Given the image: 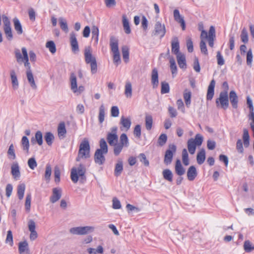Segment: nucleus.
<instances>
[{
  "label": "nucleus",
  "instance_id": "nucleus-9",
  "mask_svg": "<svg viewBox=\"0 0 254 254\" xmlns=\"http://www.w3.org/2000/svg\"><path fill=\"white\" fill-rule=\"evenodd\" d=\"M117 130V127H114L111 128V132L107 133V140L110 146L115 145L118 142Z\"/></svg>",
  "mask_w": 254,
  "mask_h": 254
},
{
  "label": "nucleus",
  "instance_id": "nucleus-34",
  "mask_svg": "<svg viewBox=\"0 0 254 254\" xmlns=\"http://www.w3.org/2000/svg\"><path fill=\"white\" fill-rule=\"evenodd\" d=\"M123 58L126 63L129 62V48L127 46H124L122 47Z\"/></svg>",
  "mask_w": 254,
  "mask_h": 254
},
{
  "label": "nucleus",
  "instance_id": "nucleus-48",
  "mask_svg": "<svg viewBox=\"0 0 254 254\" xmlns=\"http://www.w3.org/2000/svg\"><path fill=\"white\" fill-rule=\"evenodd\" d=\"M244 249L247 253H250L254 250V246L252 245L251 242L247 240L244 242Z\"/></svg>",
  "mask_w": 254,
  "mask_h": 254
},
{
  "label": "nucleus",
  "instance_id": "nucleus-39",
  "mask_svg": "<svg viewBox=\"0 0 254 254\" xmlns=\"http://www.w3.org/2000/svg\"><path fill=\"white\" fill-rule=\"evenodd\" d=\"M125 94L127 98L132 96V85L129 81H127L125 85Z\"/></svg>",
  "mask_w": 254,
  "mask_h": 254
},
{
  "label": "nucleus",
  "instance_id": "nucleus-44",
  "mask_svg": "<svg viewBox=\"0 0 254 254\" xmlns=\"http://www.w3.org/2000/svg\"><path fill=\"white\" fill-rule=\"evenodd\" d=\"M191 95V93L190 90L188 89H186L185 90L183 96L185 101L186 105L187 107H189L190 104Z\"/></svg>",
  "mask_w": 254,
  "mask_h": 254
},
{
  "label": "nucleus",
  "instance_id": "nucleus-32",
  "mask_svg": "<svg viewBox=\"0 0 254 254\" xmlns=\"http://www.w3.org/2000/svg\"><path fill=\"white\" fill-rule=\"evenodd\" d=\"M205 160V151L204 149H201L198 153L196 156V161L199 165L203 164Z\"/></svg>",
  "mask_w": 254,
  "mask_h": 254
},
{
  "label": "nucleus",
  "instance_id": "nucleus-8",
  "mask_svg": "<svg viewBox=\"0 0 254 254\" xmlns=\"http://www.w3.org/2000/svg\"><path fill=\"white\" fill-rule=\"evenodd\" d=\"M21 51L23 56L18 49L15 50L14 51L16 61L19 64L29 61L28 55L26 48H22Z\"/></svg>",
  "mask_w": 254,
  "mask_h": 254
},
{
  "label": "nucleus",
  "instance_id": "nucleus-64",
  "mask_svg": "<svg viewBox=\"0 0 254 254\" xmlns=\"http://www.w3.org/2000/svg\"><path fill=\"white\" fill-rule=\"evenodd\" d=\"M134 135L139 138L141 136V126L139 125L135 126L133 130Z\"/></svg>",
  "mask_w": 254,
  "mask_h": 254
},
{
  "label": "nucleus",
  "instance_id": "nucleus-57",
  "mask_svg": "<svg viewBox=\"0 0 254 254\" xmlns=\"http://www.w3.org/2000/svg\"><path fill=\"white\" fill-rule=\"evenodd\" d=\"M170 69L171 70L172 74H176L177 73V67L175 60L173 58H171L170 60Z\"/></svg>",
  "mask_w": 254,
  "mask_h": 254
},
{
  "label": "nucleus",
  "instance_id": "nucleus-7",
  "mask_svg": "<svg viewBox=\"0 0 254 254\" xmlns=\"http://www.w3.org/2000/svg\"><path fill=\"white\" fill-rule=\"evenodd\" d=\"M177 150L176 146L174 144L169 145V148L166 150L164 156V162L168 165L171 163L174 154L176 153Z\"/></svg>",
  "mask_w": 254,
  "mask_h": 254
},
{
  "label": "nucleus",
  "instance_id": "nucleus-5",
  "mask_svg": "<svg viewBox=\"0 0 254 254\" xmlns=\"http://www.w3.org/2000/svg\"><path fill=\"white\" fill-rule=\"evenodd\" d=\"M217 107L221 108L224 110L227 109L229 107V98L227 90L221 92L219 98L216 99Z\"/></svg>",
  "mask_w": 254,
  "mask_h": 254
},
{
  "label": "nucleus",
  "instance_id": "nucleus-30",
  "mask_svg": "<svg viewBox=\"0 0 254 254\" xmlns=\"http://www.w3.org/2000/svg\"><path fill=\"white\" fill-rule=\"evenodd\" d=\"M123 170V163L121 160H118L115 165L114 175L116 177L119 176Z\"/></svg>",
  "mask_w": 254,
  "mask_h": 254
},
{
  "label": "nucleus",
  "instance_id": "nucleus-20",
  "mask_svg": "<svg viewBox=\"0 0 254 254\" xmlns=\"http://www.w3.org/2000/svg\"><path fill=\"white\" fill-rule=\"evenodd\" d=\"M197 175L196 168L194 166H190L187 171V178L190 181H193Z\"/></svg>",
  "mask_w": 254,
  "mask_h": 254
},
{
  "label": "nucleus",
  "instance_id": "nucleus-19",
  "mask_svg": "<svg viewBox=\"0 0 254 254\" xmlns=\"http://www.w3.org/2000/svg\"><path fill=\"white\" fill-rule=\"evenodd\" d=\"M151 83L154 88H156L159 85L158 73L156 68L152 69L151 77Z\"/></svg>",
  "mask_w": 254,
  "mask_h": 254
},
{
  "label": "nucleus",
  "instance_id": "nucleus-45",
  "mask_svg": "<svg viewBox=\"0 0 254 254\" xmlns=\"http://www.w3.org/2000/svg\"><path fill=\"white\" fill-rule=\"evenodd\" d=\"M145 127L147 130H150L152 127L153 119L151 115H148L145 116Z\"/></svg>",
  "mask_w": 254,
  "mask_h": 254
},
{
  "label": "nucleus",
  "instance_id": "nucleus-13",
  "mask_svg": "<svg viewBox=\"0 0 254 254\" xmlns=\"http://www.w3.org/2000/svg\"><path fill=\"white\" fill-rule=\"evenodd\" d=\"M62 189L60 188H55L53 189L52 194L50 198V201L54 203L58 201L62 196Z\"/></svg>",
  "mask_w": 254,
  "mask_h": 254
},
{
  "label": "nucleus",
  "instance_id": "nucleus-11",
  "mask_svg": "<svg viewBox=\"0 0 254 254\" xmlns=\"http://www.w3.org/2000/svg\"><path fill=\"white\" fill-rule=\"evenodd\" d=\"M173 15L174 20L180 24L182 30H185L186 29V23L184 17L180 15L179 10L177 9H175L173 11Z\"/></svg>",
  "mask_w": 254,
  "mask_h": 254
},
{
  "label": "nucleus",
  "instance_id": "nucleus-3",
  "mask_svg": "<svg viewBox=\"0 0 254 254\" xmlns=\"http://www.w3.org/2000/svg\"><path fill=\"white\" fill-rule=\"evenodd\" d=\"M85 61L86 64H90L91 66V72L92 74L97 72V65L96 58L92 54L90 47H86L84 50Z\"/></svg>",
  "mask_w": 254,
  "mask_h": 254
},
{
  "label": "nucleus",
  "instance_id": "nucleus-37",
  "mask_svg": "<svg viewBox=\"0 0 254 254\" xmlns=\"http://www.w3.org/2000/svg\"><path fill=\"white\" fill-rule=\"evenodd\" d=\"M123 23L125 33L127 34H130L131 32V30L130 28L129 22L127 18V17L125 15L123 16Z\"/></svg>",
  "mask_w": 254,
  "mask_h": 254
},
{
  "label": "nucleus",
  "instance_id": "nucleus-6",
  "mask_svg": "<svg viewBox=\"0 0 254 254\" xmlns=\"http://www.w3.org/2000/svg\"><path fill=\"white\" fill-rule=\"evenodd\" d=\"M94 230V227L87 226L71 228L69 230V232L73 235H83L92 232Z\"/></svg>",
  "mask_w": 254,
  "mask_h": 254
},
{
  "label": "nucleus",
  "instance_id": "nucleus-2",
  "mask_svg": "<svg viewBox=\"0 0 254 254\" xmlns=\"http://www.w3.org/2000/svg\"><path fill=\"white\" fill-rule=\"evenodd\" d=\"M90 147L89 142L87 138H84L79 145V148L76 161L79 162L81 159L89 158Z\"/></svg>",
  "mask_w": 254,
  "mask_h": 254
},
{
  "label": "nucleus",
  "instance_id": "nucleus-38",
  "mask_svg": "<svg viewBox=\"0 0 254 254\" xmlns=\"http://www.w3.org/2000/svg\"><path fill=\"white\" fill-rule=\"evenodd\" d=\"M100 148L97 150H99L100 151L103 152V153H107L108 152V148L107 143L104 138H101L99 141Z\"/></svg>",
  "mask_w": 254,
  "mask_h": 254
},
{
  "label": "nucleus",
  "instance_id": "nucleus-17",
  "mask_svg": "<svg viewBox=\"0 0 254 254\" xmlns=\"http://www.w3.org/2000/svg\"><path fill=\"white\" fill-rule=\"evenodd\" d=\"M228 98L230 100L232 107L234 109H237L238 108L239 100L236 92L234 90L231 91L229 93Z\"/></svg>",
  "mask_w": 254,
  "mask_h": 254
},
{
  "label": "nucleus",
  "instance_id": "nucleus-55",
  "mask_svg": "<svg viewBox=\"0 0 254 254\" xmlns=\"http://www.w3.org/2000/svg\"><path fill=\"white\" fill-rule=\"evenodd\" d=\"M253 59L252 50L250 49L247 53L246 62L248 66H251Z\"/></svg>",
  "mask_w": 254,
  "mask_h": 254
},
{
  "label": "nucleus",
  "instance_id": "nucleus-27",
  "mask_svg": "<svg viewBox=\"0 0 254 254\" xmlns=\"http://www.w3.org/2000/svg\"><path fill=\"white\" fill-rule=\"evenodd\" d=\"M31 141L33 143L36 142L39 145H41L43 144V135L41 131H37L35 135V138L32 137Z\"/></svg>",
  "mask_w": 254,
  "mask_h": 254
},
{
  "label": "nucleus",
  "instance_id": "nucleus-22",
  "mask_svg": "<svg viewBox=\"0 0 254 254\" xmlns=\"http://www.w3.org/2000/svg\"><path fill=\"white\" fill-rule=\"evenodd\" d=\"M110 46L113 53L119 52L118 40L114 37L110 38Z\"/></svg>",
  "mask_w": 254,
  "mask_h": 254
},
{
  "label": "nucleus",
  "instance_id": "nucleus-25",
  "mask_svg": "<svg viewBox=\"0 0 254 254\" xmlns=\"http://www.w3.org/2000/svg\"><path fill=\"white\" fill-rule=\"evenodd\" d=\"M10 78L11 80V83L12 85V87L14 89H16L18 87V81L17 80V76L16 75V73L14 70H11L10 71Z\"/></svg>",
  "mask_w": 254,
  "mask_h": 254
},
{
  "label": "nucleus",
  "instance_id": "nucleus-47",
  "mask_svg": "<svg viewBox=\"0 0 254 254\" xmlns=\"http://www.w3.org/2000/svg\"><path fill=\"white\" fill-rule=\"evenodd\" d=\"M241 37V40L242 42L244 43H247L249 41V38H248V33L247 29L244 27L241 32V34L240 35Z\"/></svg>",
  "mask_w": 254,
  "mask_h": 254
},
{
  "label": "nucleus",
  "instance_id": "nucleus-46",
  "mask_svg": "<svg viewBox=\"0 0 254 254\" xmlns=\"http://www.w3.org/2000/svg\"><path fill=\"white\" fill-rule=\"evenodd\" d=\"M105 115V107L103 105H101L99 107L98 120L100 124H102L104 121Z\"/></svg>",
  "mask_w": 254,
  "mask_h": 254
},
{
  "label": "nucleus",
  "instance_id": "nucleus-35",
  "mask_svg": "<svg viewBox=\"0 0 254 254\" xmlns=\"http://www.w3.org/2000/svg\"><path fill=\"white\" fill-rule=\"evenodd\" d=\"M92 39L94 41V43L97 44L98 42L99 36V29L96 26H93L92 27Z\"/></svg>",
  "mask_w": 254,
  "mask_h": 254
},
{
  "label": "nucleus",
  "instance_id": "nucleus-29",
  "mask_svg": "<svg viewBox=\"0 0 254 254\" xmlns=\"http://www.w3.org/2000/svg\"><path fill=\"white\" fill-rule=\"evenodd\" d=\"M58 135L60 138H64L66 132L65 124L64 122L60 123L58 127Z\"/></svg>",
  "mask_w": 254,
  "mask_h": 254
},
{
  "label": "nucleus",
  "instance_id": "nucleus-49",
  "mask_svg": "<svg viewBox=\"0 0 254 254\" xmlns=\"http://www.w3.org/2000/svg\"><path fill=\"white\" fill-rule=\"evenodd\" d=\"M54 139V136L53 133L51 132H47L45 135V139L47 144L51 146L53 143V141Z\"/></svg>",
  "mask_w": 254,
  "mask_h": 254
},
{
  "label": "nucleus",
  "instance_id": "nucleus-21",
  "mask_svg": "<svg viewBox=\"0 0 254 254\" xmlns=\"http://www.w3.org/2000/svg\"><path fill=\"white\" fill-rule=\"evenodd\" d=\"M175 169L176 173L180 176L183 175L185 173V169L179 159H177L176 162Z\"/></svg>",
  "mask_w": 254,
  "mask_h": 254
},
{
  "label": "nucleus",
  "instance_id": "nucleus-33",
  "mask_svg": "<svg viewBox=\"0 0 254 254\" xmlns=\"http://www.w3.org/2000/svg\"><path fill=\"white\" fill-rule=\"evenodd\" d=\"M14 29L16 31L17 34L21 35L23 33L22 25L17 17H15L13 19Z\"/></svg>",
  "mask_w": 254,
  "mask_h": 254
},
{
  "label": "nucleus",
  "instance_id": "nucleus-59",
  "mask_svg": "<svg viewBox=\"0 0 254 254\" xmlns=\"http://www.w3.org/2000/svg\"><path fill=\"white\" fill-rule=\"evenodd\" d=\"M27 163L29 167L32 170H34L37 166V162L34 157L29 158L28 160Z\"/></svg>",
  "mask_w": 254,
  "mask_h": 254
},
{
  "label": "nucleus",
  "instance_id": "nucleus-62",
  "mask_svg": "<svg viewBox=\"0 0 254 254\" xmlns=\"http://www.w3.org/2000/svg\"><path fill=\"white\" fill-rule=\"evenodd\" d=\"M61 171L58 166H56L54 169L55 181L56 183H59L60 181Z\"/></svg>",
  "mask_w": 254,
  "mask_h": 254
},
{
  "label": "nucleus",
  "instance_id": "nucleus-53",
  "mask_svg": "<svg viewBox=\"0 0 254 254\" xmlns=\"http://www.w3.org/2000/svg\"><path fill=\"white\" fill-rule=\"evenodd\" d=\"M167 140V135L164 133L161 134L159 136V137L158 139L157 143H158V145L160 146H163V145H164L166 144Z\"/></svg>",
  "mask_w": 254,
  "mask_h": 254
},
{
  "label": "nucleus",
  "instance_id": "nucleus-56",
  "mask_svg": "<svg viewBox=\"0 0 254 254\" xmlns=\"http://www.w3.org/2000/svg\"><path fill=\"white\" fill-rule=\"evenodd\" d=\"M46 47L49 49L50 52L54 54L56 52V47L55 44L53 41H50L47 42Z\"/></svg>",
  "mask_w": 254,
  "mask_h": 254
},
{
  "label": "nucleus",
  "instance_id": "nucleus-50",
  "mask_svg": "<svg viewBox=\"0 0 254 254\" xmlns=\"http://www.w3.org/2000/svg\"><path fill=\"white\" fill-rule=\"evenodd\" d=\"M182 161L183 164L185 166H188L189 164V155L187 150L184 148L182 150Z\"/></svg>",
  "mask_w": 254,
  "mask_h": 254
},
{
  "label": "nucleus",
  "instance_id": "nucleus-10",
  "mask_svg": "<svg viewBox=\"0 0 254 254\" xmlns=\"http://www.w3.org/2000/svg\"><path fill=\"white\" fill-rule=\"evenodd\" d=\"M166 33V29L164 24H162L157 21L154 26V35H159L160 38L163 37Z\"/></svg>",
  "mask_w": 254,
  "mask_h": 254
},
{
  "label": "nucleus",
  "instance_id": "nucleus-12",
  "mask_svg": "<svg viewBox=\"0 0 254 254\" xmlns=\"http://www.w3.org/2000/svg\"><path fill=\"white\" fill-rule=\"evenodd\" d=\"M106 154V153H103L99 150H96L94 154L95 162L99 165H103L106 160L104 155Z\"/></svg>",
  "mask_w": 254,
  "mask_h": 254
},
{
  "label": "nucleus",
  "instance_id": "nucleus-4",
  "mask_svg": "<svg viewBox=\"0 0 254 254\" xmlns=\"http://www.w3.org/2000/svg\"><path fill=\"white\" fill-rule=\"evenodd\" d=\"M203 136L200 134H197L195 136V138H191L189 139L187 142L188 149L190 154H193L195 153L197 146L201 145L203 142Z\"/></svg>",
  "mask_w": 254,
  "mask_h": 254
},
{
  "label": "nucleus",
  "instance_id": "nucleus-28",
  "mask_svg": "<svg viewBox=\"0 0 254 254\" xmlns=\"http://www.w3.org/2000/svg\"><path fill=\"white\" fill-rule=\"evenodd\" d=\"M120 124L126 130H127L130 128L131 126V120L129 118H125V117L122 116L120 120Z\"/></svg>",
  "mask_w": 254,
  "mask_h": 254
},
{
  "label": "nucleus",
  "instance_id": "nucleus-1",
  "mask_svg": "<svg viewBox=\"0 0 254 254\" xmlns=\"http://www.w3.org/2000/svg\"><path fill=\"white\" fill-rule=\"evenodd\" d=\"M85 173V167L82 164H80L77 168L73 167L71 170L70 173L71 181L74 183H76L79 180V177H80V181L82 183H84L86 180Z\"/></svg>",
  "mask_w": 254,
  "mask_h": 254
},
{
  "label": "nucleus",
  "instance_id": "nucleus-31",
  "mask_svg": "<svg viewBox=\"0 0 254 254\" xmlns=\"http://www.w3.org/2000/svg\"><path fill=\"white\" fill-rule=\"evenodd\" d=\"M26 76L30 86L33 89H36L37 88V85L35 83L32 71H26Z\"/></svg>",
  "mask_w": 254,
  "mask_h": 254
},
{
  "label": "nucleus",
  "instance_id": "nucleus-15",
  "mask_svg": "<svg viewBox=\"0 0 254 254\" xmlns=\"http://www.w3.org/2000/svg\"><path fill=\"white\" fill-rule=\"evenodd\" d=\"M11 173L13 178L17 180L20 177V168L18 163H13L11 166Z\"/></svg>",
  "mask_w": 254,
  "mask_h": 254
},
{
  "label": "nucleus",
  "instance_id": "nucleus-18",
  "mask_svg": "<svg viewBox=\"0 0 254 254\" xmlns=\"http://www.w3.org/2000/svg\"><path fill=\"white\" fill-rule=\"evenodd\" d=\"M171 47L172 52L175 55L177 56L178 54H181V53L179 52L180 45L178 37H174L173 38L171 42Z\"/></svg>",
  "mask_w": 254,
  "mask_h": 254
},
{
  "label": "nucleus",
  "instance_id": "nucleus-54",
  "mask_svg": "<svg viewBox=\"0 0 254 254\" xmlns=\"http://www.w3.org/2000/svg\"><path fill=\"white\" fill-rule=\"evenodd\" d=\"M7 155L10 159L14 160L16 158L14 146L13 144L10 145L7 151Z\"/></svg>",
  "mask_w": 254,
  "mask_h": 254
},
{
  "label": "nucleus",
  "instance_id": "nucleus-14",
  "mask_svg": "<svg viewBox=\"0 0 254 254\" xmlns=\"http://www.w3.org/2000/svg\"><path fill=\"white\" fill-rule=\"evenodd\" d=\"M69 39L72 51L74 53L78 52L79 51V47L75 33L73 32L70 33Z\"/></svg>",
  "mask_w": 254,
  "mask_h": 254
},
{
  "label": "nucleus",
  "instance_id": "nucleus-63",
  "mask_svg": "<svg viewBox=\"0 0 254 254\" xmlns=\"http://www.w3.org/2000/svg\"><path fill=\"white\" fill-rule=\"evenodd\" d=\"M187 47L189 52L192 53L193 52V43L191 38L190 37H187Z\"/></svg>",
  "mask_w": 254,
  "mask_h": 254
},
{
  "label": "nucleus",
  "instance_id": "nucleus-43",
  "mask_svg": "<svg viewBox=\"0 0 254 254\" xmlns=\"http://www.w3.org/2000/svg\"><path fill=\"white\" fill-rule=\"evenodd\" d=\"M163 176L166 180L171 182L173 181V174L169 169H165L162 172Z\"/></svg>",
  "mask_w": 254,
  "mask_h": 254
},
{
  "label": "nucleus",
  "instance_id": "nucleus-23",
  "mask_svg": "<svg viewBox=\"0 0 254 254\" xmlns=\"http://www.w3.org/2000/svg\"><path fill=\"white\" fill-rule=\"evenodd\" d=\"M70 82L71 89L74 93L77 91V85L76 75L74 73H71L70 75Z\"/></svg>",
  "mask_w": 254,
  "mask_h": 254
},
{
  "label": "nucleus",
  "instance_id": "nucleus-24",
  "mask_svg": "<svg viewBox=\"0 0 254 254\" xmlns=\"http://www.w3.org/2000/svg\"><path fill=\"white\" fill-rule=\"evenodd\" d=\"M177 59L179 67L181 68H186L187 64L185 55L182 54H178Z\"/></svg>",
  "mask_w": 254,
  "mask_h": 254
},
{
  "label": "nucleus",
  "instance_id": "nucleus-41",
  "mask_svg": "<svg viewBox=\"0 0 254 254\" xmlns=\"http://www.w3.org/2000/svg\"><path fill=\"white\" fill-rule=\"evenodd\" d=\"M120 144L124 147H127L129 145V142L126 134L122 133L120 137Z\"/></svg>",
  "mask_w": 254,
  "mask_h": 254
},
{
  "label": "nucleus",
  "instance_id": "nucleus-51",
  "mask_svg": "<svg viewBox=\"0 0 254 254\" xmlns=\"http://www.w3.org/2000/svg\"><path fill=\"white\" fill-rule=\"evenodd\" d=\"M52 174V168L49 164H47L46 166V170L44 175L45 180L49 182L50 180V177Z\"/></svg>",
  "mask_w": 254,
  "mask_h": 254
},
{
  "label": "nucleus",
  "instance_id": "nucleus-42",
  "mask_svg": "<svg viewBox=\"0 0 254 254\" xmlns=\"http://www.w3.org/2000/svg\"><path fill=\"white\" fill-rule=\"evenodd\" d=\"M25 190V185L24 184H19L17 187V195L20 200L23 199Z\"/></svg>",
  "mask_w": 254,
  "mask_h": 254
},
{
  "label": "nucleus",
  "instance_id": "nucleus-16",
  "mask_svg": "<svg viewBox=\"0 0 254 254\" xmlns=\"http://www.w3.org/2000/svg\"><path fill=\"white\" fill-rule=\"evenodd\" d=\"M215 86V81L214 79H212L208 87L206 99L207 100H211L213 97L214 94V88Z\"/></svg>",
  "mask_w": 254,
  "mask_h": 254
},
{
  "label": "nucleus",
  "instance_id": "nucleus-61",
  "mask_svg": "<svg viewBox=\"0 0 254 254\" xmlns=\"http://www.w3.org/2000/svg\"><path fill=\"white\" fill-rule=\"evenodd\" d=\"M3 30L7 39L8 40H11L13 38V35L11 27L3 28Z\"/></svg>",
  "mask_w": 254,
  "mask_h": 254
},
{
  "label": "nucleus",
  "instance_id": "nucleus-52",
  "mask_svg": "<svg viewBox=\"0 0 254 254\" xmlns=\"http://www.w3.org/2000/svg\"><path fill=\"white\" fill-rule=\"evenodd\" d=\"M31 195L30 193L27 194L26 197L25 207V210L27 212H29L31 208Z\"/></svg>",
  "mask_w": 254,
  "mask_h": 254
},
{
  "label": "nucleus",
  "instance_id": "nucleus-60",
  "mask_svg": "<svg viewBox=\"0 0 254 254\" xmlns=\"http://www.w3.org/2000/svg\"><path fill=\"white\" fill-rule=\"evenodd\" d=\"M114 148V153L116 156H118L121 152L124 146L120 144L119 143H116L113 145Z\"/></svg>",
  "mask_w": 254,
  "mask_h": 254
},
{
  "label": "nucleus",
  "instance_id": "nucleus-26",
  "mask_svg": "<svg viewBox=\"0 0 254 254\" xmlns=\"http://www.w3.org/2000/svg\"><path fill=\"white\" fill-rule=\"evenodd\" d=\"M18 251L20 254L24 253H28L29 252L28 244L26 241L21 242L18 244Z\"/></svg>",
  "mask_w": 254,
  "mask_h": 254
},
{
  "label": "nucleus",
  "instance_id": "nucleus-58",
  "mask_svg": "<svg viewBox=\"0 0 254 254\" xmlns=\"http://www.w3.org/2000/svg\"><path fill=\"white\" fill-rule=\"evenodd\" d=\"M170 91V87L168 83L166 82H162L161 83V94H166L169 93Z\"/></svg>",
  "mask_w": 254,
  "mask_h": 254
},
{
  "label": "nucleus",
  "instance_id": "nucleus-36",
  "mask_svg": "<svg viewBox=\"0 0 254 254\" xmlns=\"http://www.w3.org/2000/svg\"><path fill=\"white\" fill-rule=\"evenodd\" d=\"M21 145L23 150L28 154L29 153V141L28 138L26 136L22 137L21 139Z\"/></svg>",
  "mask_w": 254,
  "mask_h": 254
},
{
  "label": "nucleus",
  "instance_id": "nucleus-40",
  "mask_svg": "<svg viewBox=\"0 0 254 254\" xmlns=\"http://www.w3.org/2000/svg\"><path fill=\"white\" fill-rule=\"evenodd\" d=\"M59 21L61 29L65 33H67L68 32V28L66 20L63 17H60L59 19Z\"/></svg>",
  "mask_w": 254,
  "mask_h": 254
}]
</instances>
